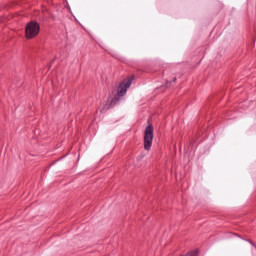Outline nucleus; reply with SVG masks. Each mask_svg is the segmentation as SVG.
<instances>
[{
    "label": "nucleus",
    "instance_id": "nucleus-1",
    "mask_svg": "<svg viewBox=\"0 0 256 256\" xmlns=\"http://www.w3.org/2000/svg\"><path fill=\"white\" fill-rule=\"evenodd\" d=\"M133 83V76L123 80L117 87V92L113 96L108 97L109 107H115L117 103L127 95V89L131 87Z\"/></svg>",
    "mask_w": 256,
    "mask_h": 256
},
{
    "label": "nucleus",
    "instance_id": "nucleus-2",
    "mask_svg": "<svg viewBox=\"0 0 256 256\" xmlns=\"http://www.w3.org/2000/svg\"><path fill=\"white\" fill-rule=\"evenodd\" d=\"M41 31V26L36 21L29 22L25 27V35L26 39H34V37H37L39 35V32Z\"/></svg>",
    "mask_w": 256,
    "mask_h": 256
},
{
    "label": "nucleus",
    "instance_id": "nucleus-4",
    "mask_svg": "<svg viewBox=\"0 0 256 256\" xmlns=\"http://www.w3.org/2000/svg\"><path fill=\"white\" fill-rule=\"evenodd\" d=\"M176 81H177V78H176V77H174L173 82L175 83Z\"/></svg>",
    "mask_w": 256,
    "mask_h": 256
},
{
    "label": "nucleus",
    "instance_id": "nucleus-3",
    "mask_svg": "<svg viewBox=\"0 0 256 256\" xmlns=\"http://www.w3.org/2000/svg\"><path fill=\"white\" fill-rule=\"evenodd\" d=\"M153 133L154 128L149 124L144 131V149L145 151H151L153 145Z\"/></svg>",
    "mask_w": 256,
    "mask_h": 256
}]
</instances>
